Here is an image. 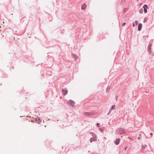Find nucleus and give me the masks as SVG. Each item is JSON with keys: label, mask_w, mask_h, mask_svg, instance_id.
I'll list each match as a JSON object with an SVG mask.
<instances>
[{"label": "nucleus", "mask_w": 154, "mask_h": 154, "mask_svg": "<svg viewBox=\"0 0 154 154\" xmlns=\"http://www.w3.org/2000/svg\"><path fill=\"white\" fill-rule=\"evenodd\" d=\"M139 12H140V13H142L143 12V9H140L139 11Z\"/></svg>", "instance_id": "nucleus-9"}, {"label": "nucleus", "mask_w": 154, "mask_h": 154, "mask_svg": "<svg viewBox=\"0 0 154 154\" xmlns=\"http://www.w3.org/2000/svg\"><path fill=\"white\" fill-rule=\"evenodd\" d=\"M115 105H112V107L111 109V110L114 109L115 108Z\"/></svg>", "instance_id": "nucleus-8"}, {"label": "nucleus", "mask_w": 154, "mask_h": 154, "mask_svg": "<svg viewBox=\"0 0 154 154\" xmlns=\"http://www.w3.org/2000/svg\"><path fill=\"white\" fill-rule=\"evenodd\" d=\"M144 9V11L145 13H146L147 12V10L146 9L148 8V7L146 5H144L143 7Z\"/></svg>", "instance_id": "nucleus-3"}, {"label": "nucleus", "mask_w": 154, "mask_h": 154, "mask_svg": "<svg viewBox=\"0 0 154 154\" xmlns=\"http://www.w3.org/2000/svg\"><path fill=\"white\" fill-rule=\"evenodd\" d=\"M135 23L136 25H137L138 23V21L137 20H136L135 22Z\"/></svg>", "instance_id": "nucleus-11"}, {"label": "nucleus", "mask_w": 154, "mask_h": 154, "mask_svg": "<svg viewBox=\"0 0 154 154\" xmlns=\"http://www.w3.org/2000/svg\"><path fill=\"white\" fill-rule=\"evenodd\" d=\"M62 92L63 94L64 95H66L67 92L68 91L66 89H63L62 90Z\"/></svg>", "instance_id": "nucleus-4"}, {"label": "nucleus", "mask_w": 154, "mask_h": 154, "mask_svg": "<svg viewBox=\"0 0 154 154\" xmlns=\"http://www.w3.org/2000/svg\"><path fill=\"white\" fill-rule=\"evenodd\" d=\"M126 0H121V2L122 3H124L125 2Z\"/></svg>", "instance_id": "nucleus-12"}, {"label": "nucleus", "mask_w": 154, "mask_h": 154, "mask_svg": "<svg viewBox=\"0 0 154 154\" xmlns=\"http://www.w3.org/2000/svg\"><path fill=\"white\" fill-rule=\"evenodd\" d=\"M142 27V24L140 23L139 24L138 26V30L139 31H140V30L141 29Z\"/></svg>", "instance_id": "nucleus-6"}, {"label": "nucleus", "mask_w": 154, "mask_h": 154, "mask_svg": "<svg viewBox=\"0 0 154 154\" xmlns=\"http://www.w3.org/2000/svg\"><path fill=\"white\" fill-rule=\"evenodd\" d=\"M99 123H97V126H98V127H99Z\"/></svg>", "instance_id": "nucleus-15"}, {"label": "nucleus", "mask_w": 154, "mask_h": 154, "mask_svg": "<svg viewBox=\"0 0 154 154\" xmlns=\"http://www.w3.org/2000/svg\"><path fill=\"white\" fill-rule=\"evenodd\" d=\"M126 24V23H123L122 24V26H124Z\"/></svg>", "instance_id": "nucleus-13"}, {"label": "nucleus", "mask_w": 154, "mask_h": 154, "mask_svg": "<svg viewBox=\"0 0 154 154\" xmlns=\"http://www.w3.org/2000/svg\"><path fill=\"white\" fill-rule=\"evenodd\" d=\"M150 134L151 135H152V134L151 133Z\"/></svg>", "instance_id": "nucleus-17"}, {"label": "nucleus", "mask_w": 154, "mask_h": 154, "mask_svg": "<svg viewBox=\"0 0 154 154\" xmlns=\"http://www.w3.org/2000/svg\"><path fill=\"white\" fill-rule=\"evenodd\" d=\"M138 139H140L139 137H138Z\"/></svg>", "instance_id": "nucleus-18"}, {"label": "nucleus", "mask_w": 154, "mask_h": 154, "mask_svg": "<svg viewBox=\"0 0 154 154\" xmlns=\"http://www.w3.org/2000/svg\"><path fill=\"white\" fill-rule=\"evenodd\" d=\"M120 141V139L119 138H118L117 139L116 141H115V143L116 145H118Z\"/></svg>", "instance_id": "nucleus-5"}, {"label": "nucleus", "mask_w": 154, "mask_h": 154, "mask_svg": "<svg viewBox=\"0 0 154 154\" xmlns=\"http://www.w3.org/2000/svg\"><path fill=\"white\" fill-rule=\"evenodd\" d=\"M92 139H92V138L91 139L90 141H91V142H92Z\"/></svg>", "instance_id": "nucleus-16"}, {"label": "nucleus", "mask_w": 154, "mask_h": 154, "mask_svg": "<svg viewBox=\"0 0 154 154\" xmlns=\"http://www.w3.org/2000/svg\"><path fill=\"white\" fill-rule=\"evenodd\" d=\"M67 103L69 105L72 107H73L75 105L74 102L71 100H69Z\"/></svg>", "instance_id": "nucleus-1"}, {"label": "nucleus", "mask_w": 154, "mask_h": 154, "mask_svg": "<svg viewBox=\"0 0 154 154\" xmlns=\"http://www.w3.org/2000/svg\"><path fill=\"white\" fill-rule=\"evenodd\" d=\"M142 149H144L145 148V146H143V145H142Z\"/></svg>", "instance_id": "nucleus-10"}, {"label": "nucleus", "mask_w": 154, "mask_h": 154, "mask_svg": "<svg viewBox=\"0 0 154 154\" xmlns=\"http://www.w3.org/2000/svg\"><path fill=\"white\" fill-rule=\"evenodd\" d=\"M93 114V113L91 112H85L84 113V115L85 116H90Z\"/></svg>", "instance_id": "nucleus-2"}, {"label": "nucleus", "mask_w": 154, "mask_h": 154, "mask_svg": "<svg viewBox=\"0 0 154 154\" xmlns=\"http://www.w3.org/2000/svg\"><path fill=\"white\" fill-rule=\"evenodd\" d=\"M86 4H84L82 5L81 8L82 9H84L86 8Z\"/></svg>", "instance_id": "nucleus-7"}, {"label": "nucleus", "mask_w": 154, "mask_h": 154, "mask_svg": "<svg viewBox=\"0 0 154 154\" xmlns=\"http://www.w3.org/2000/svg\"><path fill=\"white\" fill-rule=\"evenodd\" d=\"M133 27H134L135 26V24H134V23H133Z\"/></svg>", "instance_id": "nucleus-14"}]
</instances>
